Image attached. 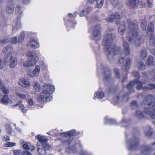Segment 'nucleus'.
<instances>
[{
	"label": "nucleus",
	"mask_w": 155,
	"mask_h": 155,
	"mask_svg": "<svg viewBox=\"0 0 155 155\" xmlns=\"http://www.w3.org/2000/svg\"><path fill=\"white\" fill-rule=\"evenodd\" d=\"M18 83L20 86L24 87H26L29 84V82L23 78L20 79Z\"/></svg>",
	"instance_id": "24"
},
{
	"label": "nucleus",
	"mask_w": 155,
	"mask_h": 155,
	"mask_svg": "<svg viewBox=\"0 0 155 155\" xmlns=\"http://www.w3.org/2000/svg\"><path fill=\"white\" fill-rule=\"evenodd\" d=\"M4 66L3 61L2 59H0V69H2Z\"/></svg>",
	"instance_id": "64"
},
{
	"label": "nucleus",
	"mask_w": 155,
	"mask_h": 155,
	"mask_svg": "<svg viewBox=\"0 0 155 155\" xmlns=\"http://www.w3.org/2000/svg\"><path fill=\"white\" fill-rule=\"evenodd\" d=\"M154 59L151 55H149L146 61V63L148 65H153L154 63Z\"/></svg>",
	"instance_id": "29"
},
{
	"label": "nucleus",
	"mask_w": 155,
	"mask_h": 155,
	"mask_svg": "<svg viewBox=\"0 0 155 155\" xmlns=\"http://www.w3.org/2000/svg\"><path fill=\"white\" fill-rule=\"evenodd\" d=\"M15 143L10 142H8L6 143V146L7 147H12L15 145Z\"/></svg>",
	"instance_id": "54"
},
{
	"label": "nucleus",
	"mask_w": 155,
	"mask_h": 155,
	"mask_svg": "<svg viewBox=\"0 0 155 155\" xmlns=\"http://www.w3.org/2000/svg\"><path fill=\"white\" fill-rule=\"evenodd\" d=\"M96 17H94L93 18H91V20L90 21V25H91L93 23H94V22L96 21Z\"/></svg>",
	"instance_id": "56"
},
{
	"label": "nucleus",
	"mask_w": 155,
	"mask_h": 155,
	"mask_svg": "<svg viewBox=\"0 0 155 155\" xmlns=\"http://www.w3.org/2000/svg\"><path fill=\"white\" fill-rule=\"evenodd\" d=\"M23 147L24 149L27 150H30L31 151H33L35 149L34 146L31 145L30 143H28L24 144Z\"/></svg>",
	"instance_id": "23"
},
{
	"label": "nucleus",
	"mask_w": 155,
	"mask_h": 155,
	"mask_svg": "<svg viewBox=\"0 0 155 155\" xmlns=\"http://www.w3.org/2000/svg\"><path fill=\"white\" fill-rule=\"evenodd\" d=\"M78 134V133H76V130H74L67 132L60 133V135L61 136H69L71 137L73 136L77 135Z\"/></svg>",
	"instance_id": "18"
},
{
	"label": "nucleus",
	"mask_w": 155,
	"mask_h": 155,
	"mask_svg": "<svg viewBox=\"0 0 155 155\" xmlns=\"http://www.w3.org/2000/svg\"><path fill=\"white\" fill-rule=\"evenodd\" d=\"M22 155H31V154L28 151L22 150Z\"/></svg>",
	"instance_id": "58"
},
{
	"label": "nucleus",
	"mask_w": 155,
	"mask_h": 155,
	"mask_svg": "<svg viewBox=\"0 0 155 155\" xmlns=\"http://www.w3.org/2000/svg\"><path fill=\"white\" fill-rule=\"evenodd\" d=\"M91 8L88 7L87 8L86 10H85V12L86 13V14L89 13V12L91 11Z\"/></svg>",
	"instance_id": "62"
},
{
	"label": "nucleus",
	"mask_w": 155,
	"mask_h": 155,
	"mask_svg": "<svg viewBox=\"0 0 155 155\" xmlns=\"http://www.w3.org/2000/svg\"><path fill=\"white\" fill-rule=\"evenodd\" d=\"M21 101H19L18 103L15 105L13 106V108L14 107H16L18 106H19V108L22 110V111L24 112L25 113L26 111V109L25 108L24 105L21 104Z\"/></svg>",
	"instance_id": "31"
},
{
	"label": "nucleus",
	"mask_w": 155,
	"mask_h": 155,
	"mask_svg": "<svg viewBox=\"0 0 155 155\" xmlns=\"http://www.w3.org/2000/svg\"><path fill=\"white\" fill-rule=\"evenodd\" d=\"M96 0H88V2L91 4H93L95 5Z\"/></svg>",
	"instance_id": "63"
},
{
	"label": "nucleus",
	"mask_w": 155,
	"mask_h": 155,
	"mask_svg": "<svg viewBox=\"0 0 155 155\" xmlns=\"http://www.w3.org/2000/svg\"><path fill=\"white\" fill-rule=\"evenodd\" d=\"M17 38L16 37H13L12 39V44H16L18 43Z\"/></svg>",
	"instance_id": "51"
},
{
	"label": "nucleus",
	"mask_w": 155,
	"mask_h": 155,
	"mask_svg": "<svg viewBox=\"0 0 155 155\" xmlns=\"http://www.w3.org/2000/svg\"><path fill=\"white\" fill-rule=\"evenodd\" d=\"M123 39V47L124 51L125 56H122L123 54H122L119 57L118 60V62L120 64L123 63L124 61L125 56L128 55L130 53V49L128 44H127L122 37Z\"/></svg>",
	"instance_id": "9"
},
{
	"label": "nucleus",
	"mask_w": 155,
	"mask_h": 155,
	"mask_svg": "<svg viewBox=\"0 0 155 155\" xmlns=\"http://www.w3.org/2000/svg\"><path fill=\"white\" fill-rule=\"evenodd\" d=\"M152 127L150 126H147L146 128V130L145 131V133L147 136L149 137L152 134Z\"/></svg>",
	"instance_id": "27"
},
{
	"label": "nucleus",
	"mask_w": 155,
	"mask_h": 155,
	"mask_svg": "<svg viewBox=\"0 0 155 155\" xmlns=\"http://www.w3.org/2000/svg\"><path fill=\"white\" fill-rule=\"evenodd\" d=\"M125 22H122L120 23L118 29V32L120 34L123 35L125 31L126 27L125 26Z\"/></svg>",
	"instance_id": "19"
},
{
	"label": "nucleus",
	"mask_w": 155,
	"mask_h": 155,
	"mask_svg": "<svg viewBox=\"0 0 155 155\" xmlns=\"http://www.w3.org/2000/svg\"><path fill=\"white\" fill-rule=\"evenodd\" d=\"M8 96L7 95H4L2 98L1 100H0V102L5 104H8Z\"/></svg>",
	"instance_id": "34"
},
{
	"label": "nucleus",
	"mask_w": 155,
	"mask_h": 155,
	"mask_svg": "<svg viewBox=\"0 0 155 155\" xmlns=\"http://www.w3.org/2000/svg\"><path fill=\"white\" fill-rule=\"evenodd\" d=\"M40 68L39 66L37 65L35 66L33 71L34 73L35 76L37 77L38 75L40 73Z\"/></svg>",
	"instance_id": "38"
},
{
	"label": "nucleus",
	"mask_w": 155,
	"mask_h": 155,
	"mask_svg": "<svg viewBox=\"0 0 155 155\" xmlns=\"http://www.w3.org/2000/svg\"><path fill=\"white\" fill-rule=\"evenodd\" d=\"M12 49L9 46L6 47L3 50V53L9 54L5 58L4 64L6 66L9 65L11 68H14L17 64L18 61L16 54L14 53H11Z\"/></svg>",
	"instance_id": "5"
},
{
	"label": "nucleus",
	"mask_w": 155,
	"mask_h": 155,
	"mask_svg": "<svg viewBox=\"0 0 155 155\" xmlns=\"http://www.w3.org/2000/svg\"><path fill=\"white\" fill-rule=\"evenodd\" d=\"M115 37L114 34H107L104 36L102 42L107 57L110 60L113 59V56L118 54L120 50V48L114 44H111Z\"/></svg>",
	"instance_id": "1"
},
{
	"label": "nucleus",
	"mask_w": 155,
	"mask_h": 155,
	"mask_svg": "<svg viewBox=\"0 0 155 155\" xmlns=\"http://www.w3.org/2000/svg\"><path fill=\"white\" fill-rule=\"evenodd\" d=\"M114 71L115 73V78H119L120 77L119 69L117 68H115L114 69Z\"/></svg>",
	"instance_id": "48"
},
{
	"label": "nucleus",
	"mask_w": 155,
	"mask_h": 155,
	"mask_svg": "<svg viewBox=\"0 0 155 155\" xmlns=\"http://www.w3.org/2000/svg\"><path fill=\"white\" fill-rule=\"evenodd\" d=\"M43 91L41 92L38 98V101L42 102L50 101L52 97L50 94H52L54 91V86L45 84L43 85Z\"/></svg>",
	"instance_id": "4"
},
{
	"label": "nucleus",
	"mask_w": 155,
	"mask_h": 155,
	"mask_svg": "<svg viewBox=\"0 0 155 155\" xmlns=\"http://www.w3.org/2000/svg\"><path fill=\"white\" fill-rule=\"evenodd\" d=\"M111 4L114 6H115L118 4V0H110Z\"/></svg>",
	"instance_id": "53"
},
{
	"label": "nucleus",
	"mask_w": 155,
	"mask_h": 155,
	"mask_svg": "<svg viewBox=\"0 0 155 155\" xmlns=\"http://www.w3.org/2000/svg\"><path fill=\"white\" fill-rule=\"evenodd\" d=\"M127 21L129 31L126 34L127 39L130 44H134L136 47L139 46L141 43V37L138 36V26L130 19H127Z\"/></svg>",
	"instance_id": "2"
},
{
	"label": "nucleus",
	"mask_w": 155,
	"mask_h": 155,
	"mask_svg": "<svg viewBox=\"0 0 155 155\" xmlns=\"http://www.w3.org/2000/svg\"><path fill=\"white\" fill-rule=\"evenodd\" d=\"M154 28V24L152 22H150L148 25L147 30V34L148 35L152 33L153 34V31Z\"/></svg>",
	"instance_id": "25"
},
{
	"label": "nucleus",
	"mask_w": 155,
	"mask_h": 155,
	"mask_svg": "<svg viewBox=\"0 0 155 155\" xmlns=\"http://www.w3.org/2000/svg\"><path fill=\"white\" fill-rule=\"evenodd\" d=\"M147 55V52L145 48H144L140 50L139 57L141 59L145 60Z\"/></svg>",
	"instance_id": "21"
},
{
	"label": "nucleus",
	"mask_w": 155,
	"mask_h": 155,
	"mask_svg": "<svg viewBox=\"0 0 155 155\" xmlns=\"http://www.w3.org/2000/svg\"><path fill=\"white\" fill-rule=\"evenodd\" d=\"M76 17V15L75 14L72 15L70 13H69L66 16V18H64V20L66 19V20L69 21L70 25H71V24H73L74 25L72 26V27L74 28L75 25H76L77 23L74 20H73L72 21L70 20H72L73 18H75Z\"/></svg>",
	"instance_id": "14"
},
{
	"label": "nucleus",
	"mask_w": 155,
	"mask_h": 155,
	"mask_svg": "<svg viewBox=\"0 0 155 155\" xmlns=\"http://www.w3.org/2000/svg\"><path fill=\"white\" fill-rule=\"evenodd\" d=\"M27 46L30 47L34 49L38 48L39 44L36 38H31L29 41L27 43Z\"/></svg>",
	"instance_id": "13"
},
{
	"label": "nucleus",
	"mask_w": 155,
	"mask_h": 155,
	"mask_svg": "<svg viewBox=\"0 0 155 155\" xmlns=\"http://www.w3.org/2000/svg\"><path fill=\"white\" fill-rule=\"evenodd\" d=\"M10 41V39L6 38L0 41V44L2 45H4L5 44Z\"/></svg>",
	"instance_id": "46"
},
{
	"label": "nucleus",
	"mask_w": 155,
	"mask_h": 155,
	"mask_svg": "<svg viewBox=\"0 0 155 155\" xmlns=\"http://www.w3.org/2000/svg\"><path fill=\"white\" fill-rule=\"evenodd\" d=\"M130 107L132 109H136L138 107L136 101H134L130 103Z\"/></svg>",
	"instance_id": "47"
},
{
	"label": "nucleus",
	"mask_w": 155,
	"mask_h": 155,
	"mask_svg": "<svg viewBox=\"0 0 155 155\" xmlns=\"http://www.w3.org/2000/svg\"><path fill=\"white\" fill-rule=\"evenodd\" d=\"M15 94L18 98L22 100L25 99L26 97V95L25 94L21 93L18 91H15Z\"/></svg>",
	"instance_id": "33"
},
{
	"label": "nucleus",
	"mask_w": 155,
	"mask_h": 155,
	"mask_svg": "<svg viewBox=\"0 0 155 155\" xmlns=\"http://www.w3.org/2000/svg\"><path fill=\"white\" fill-rule=\"evenodd\" d=\"M71 141L70 140H63L62 143L65 145H68L71 143Z\"/></svg>",
	"instance_id": "52"
},
{
	"label": "nucleus",
	"mask_w": 155,
	"mask_h": 155,
	"mask_svg": "<svg viewBox=\"0 0 155 155\" xmlns=\"http://www.w3.org/2000/svg\"><path fill=\"white\" fill-rule=\"evenodd\" d=\"M137 66L138 69L140 70H144L146 68L144 64L141 61L137 63Z\"/></svg>",
	"instance_id": "26"
},
{
	"label": "nucleus",
	"mask_w": 155,
	"mask_h": 155,
	"mask_svg": "<svg viewBox=\"0 0 155 155\" xmlns=\"http://www.w3.org/2000/svg\"><path fill=\"white\" fill-rule=\"evenodd\" d=\"M143 84H144V83L142 84V86H143ZM142 89L144 91H147L150 90V88L149 87H147L146 86H145L144 87H143V86H142V88L140 89Z\"/></svg>",
	"instance_id": "57"
},
{
	"label": "nucleus",
	"mask_w": 155,
	"mask_h": 155,
	"mask_svg": "<svg viewBox=\"0 0 155 155\" xmlns=\"http://www.w3.org/2000/svg\"><path fill=\"white\" fill-rule=\"evenodd\" d=\"M127 4L129 6L136 7L138 5L139 0H127Z\"/></svg>",
	"instance_id": "16"
},
{
	"label": "nucleus",
	"mask_w": 155,
	"mask_h": 155,
	"mask_svg": "<svg viewBox=\"0 0 155 155\" xmlns=\"http://www.w3.org/2000/svg\"><path fill=\"white\" fill-rule=\"evenodd\" d=\"M66 151L68 153H71L74 152L76 151V149L74 146L69 147L67 148Z\"/></svg>",
	"instance_id": "44"
},
{
	"label": "nucleus",
	"mask_w": 155,
	"mask_h": 155,
	"mask_svg": "<svg viewBox=\"0 0 155 155\" xmlns=\"http://www.w3.org/2000/svg\"><path fill=\"white\" fill-rule=\"evenodd\" d=\"M111 78L110 70L107 68H105L104 73V80L105 81L109 82Z\"/></svg>",
	"instance_id": "17"
},
{
	"label": "nucleus",
	"mask_w": 155,
	"mask_h": 155,
	"mask_svg": "<svg viewBox=\"0 0 155 155\" xmlns=\"http://www.w3.org/2000/svg\"><path fill=\"white\" fill-rule=\"evenodd\" d=\"M20 9H21V7L19 5H17L16 6V7L15 9L16 11L17 12H18L20 14H21V15H22V12H20Z\"/></svg>",
	"instance_id": "55"
},
{
	"label": "nucleus",
	"mask_w": 155,
	"mask_h": 155,
	"mask_svg": "<svg viewBox=\"0 0 155 155\" xmlns=\"http://www.w3.org/2000/svg\"><path fill=\"white\" fill-rule=\"evenodd\" d=\"M5 131L8 134H11L12 132V129L11 125L9 124H6L5 126Z\"/></svg>",
	"instance_id": "40"
},
{
	"label": "nucleus",
	"mask_w": 155,
	"mask_h": 155,
	"mask_svg": "<svg viewBox=\"0 0 155 155\" xmlns=\"http://www.w3.org/2000/svg\"><path fill=\"white\" fill-rule=\"evenodd\" d=\"M104 97V94L102 92H97L95 94V97L97 98H102Z\"/></svg>",
	"instance_id": "41"
},
{
	"label": "nucleus",
	"mask_w": 155,
	"mask_h": 155,
	"mask_svg": "<svg viewBox=\"0 0 155 155\" xmlns=\"http://www.w3.org/2000/svg\"><path fill=\"white\" fill-rule=\"evenodd\" d=\"M127 143L128 148L130 150H136L139 147V139L137 138H134Z\"/></svg>",
	"instance_id": "11"
},
{
	"label": "nucleus",
	"mask_w": 155,
	"mask_h": 155,
	"mask_svg": "<svg viewBox=\"0 0 155 155\" xmlns=\"http://www.w3.org/2000/svg\"><path fill=\"white\" fill-rule=\"evenodd\" d=\"M104 0H96L94 7L101 8L103 5Z\"/></svg>",
	"instance_id": "30"
},
{
	"label": "nucleus",
	"mask_w": 155,
	"mask_h": 155,
	"mask_svg": "<svg viewBox=\"0 0 155 155\" xmlns=\"http://www.w3.org/2000/svg\"><path fill=\"white\" fill-rule=\"evenodd\" d=\"M28 74L31 77L35 76L34 73L33 71V72L31 71H29L28 73Z\"/></svg>",
	"instance_id": "61"
},
{
	"label": "nucleus",
	"mask_w": 155,
	"mask_h": 155,
	"mask_svg": "<svg viewBox=\"0 0 155 155\" xmlns=\"http://www.w3.org/2000/svg\"><path fill=\"white\" fill-rule=\"evenodd\" d=\"M28 103L29 104L28 107L30 109H33L34 108L33 107H31L34 106V104L32 100L31 99H29L28 100Z\"/></svg>",
	"instance_id": "49"
},
{
	"label": "nucleus",
	"mask_w": 155,
	"mask_h": 155,
	"mask_svg": "<svg viewBox=\"0 0 155 155\" xmlns=\"http://www.w3.org/2000/svg\"><path fill=\"white\" fill-rule=\"evenodd\" d=\"M14 154L15 155H22V150H15L13 151Z\"/></svg>",
	"instance_id": "50"
},
{
	"label": "nucleus",
	"mask_w": 155,
	"mask_h": 155,
	"mask_svg": "<svg viewBox=\"0 0 155 155\" xmlns=\"http://www.w3.org/2000/svg\"><path fill=\"white\" fill-rule=\"evenodd\" d=\"M147 22L145 19L142 20L141 23V27L143 30H145L146 28Z\"/></svg>",
	"instance_id": "42"
},
{
	"label": "nucleus",
	"mask_w": 155,
	"mask_h": 155,
	"mask_svg": "<svg viewBox=\"0 0 155 155\" xmlns=\"http://www.w3.org/2000/svg\"><path fill=\"white\" fill-rule=\"evenodd\" d=\"M1 89L2 92L5 94H8L9 93V89L5 86L2 85L1 87Z\"/></svg>",
	"instance_id": "45"
},
{
	"label": "nucleus",
	"mask_w": 155,
	"mask_h": 155,
	"mask_svg": "<svg viewBox=\"0 0 155 155\" xmlns=\"http://www.w3.org/2000/svg\"><path fill=\"white\" fill-rule=\"evenodd\" d=\"M147 4L148 6L150 7H152L153 5L152 3L150 1V0H147Z\"/></svg>",
	"instance_id": "60"
},
{
	"label": "nucleus",
	"mask_w": 155,
	"mask_h": 155,
	"mask_svg": "<svg viewBox=\"0 0 155 155\" xmlns=\"http://www.w3.org/2000/svg\"><path fill=\"white\" fill-rule=\"evenodd\" d=\"M149 86H150V90L152 89H155V84H150L149 85Z\"/></svg>",
	"instance_id": "59"
},
{
	"label": "nucleus",
	"mask_w": 155,
	"mask_h": 155,
	"mask_svg": "<svg viewBox=\"0 0 155 155\" xmlns=\"http://www.w3.org/2000/svg\"><path fill=\"white\" fill-rule=\"evenodd\" d=\"M127 95H124L123 97H119L117 96L114 98V101L116 103H119L123 101L124 100L127 101Z\"/></svg>",
	"instance_id": "20"
},
{
	"label": "nucleus",
	"mask_w": 155,
	"mask_h": 155,
	"mask_svg": "<svg viewBox=\"0 0 155 155\" xmlns=\"http://www.w3.org/2000/svg\"><path fill=\"white\" fill-rule=\"evenodd\" d=\"M38 140L37 143V149L40 155H45L46 151L51 148L50 146L47 143V139L46 137L41 135H38L36 137Z\"/></svg>",
	"instance_id": "6"
},
{
	"label": "nucleus",
	"mask_w": 155,
	"mask_h": 155,
	"mask_svg": "<svg viewBox=\"0 0 155 155\" xmlns=\"http://www.w3.org/2000/svg\"><path fill=\"white\" fill-rule=\"evenodd\" d=\"M15 5L12 4L9 5L6 8V11L9 13H12L14 10V7Z\"/></svg>",
	"instance_id": "37"
},
{
	"label": "nucleus",
	"mask_w": 155,
	"mask_h": 155,
	"mask_svg": "<svg viewBox=\"0 0 155 155\" xmlns=\"http://www.w3.org/2000/svg\"><path fill=\"white\" fill-rule=\"evenodd\" d=\"M142 78L144 80V81L142 82H140L138 80H135L133 81H131L127 85V88L129 90L130 89L133 88L135 85L137 84V86L136 88V89L138 90H140L142 87V84L147 83L148 81V78L146 73H143L142 74Z\"/></svg>",
	"instance_id": "7"
},
{
	"label": "nucleus",
	"mask_w": 155,
	"mask_h": 155,
	"mask_svg": "<svg viewBox=\"0 0 155 155\" xmlns=\"http://www.w3.org/2000/svg\"><path fill=\"white\" fill-rule=\"evenodd\" d=\"M131 64V60L130 58L129 57H127L126 59L125 64L122 67V70L124 71H127L130 69Z\"/></svg>",
	"instance_id": "15"
},
{
	"label": "nucleus",
	"mask_w": 155,
	"mask_h": 155,
	"mask_svg": "<svg viewBox=\"0 0 155 155\" xmlns=\"http://www.w3.org/2000/svg\"><path fill=\"white\" fill-rule=\"evenodd\" d=\"M34 89L36 91L38 92L40 91V88L39 84L36 81H34L33 83Z\"/></svg>",
	"instance_id": "36"
},
{
	"label": "nucleus",
	"mask_w": 155,
	"mask_h": 155,
	"mask_svg": "<svg viewBox=\"0 0 155 155\" xmlns=\"http://www.w3.org/2000/svg\"><path fill=\"white\" fill-rule=\"evenodd\" d=\"M91 29L93 31V39L95 40H100L101 38L100 26L98 25H95Z\"/></svg>",
	"instance_id": "10"
},
{
	"label": "nucleus",
	"mask_w": 155,
	"mask_h": 155,
	"mask_svg": "<svg viewBox=\"0 0 155 155\" xmlns=\"http://www.w3.org/2000/svg\"><path fill=\"white\" fill-rule=\"evenodd\" d=\"M124 15L122 14H120L119 12H116L114 14H111L110 15V17L107 18L106 20L109 22H114V20L122 18Z\"/></svg>",
	"instance_id": "12"
},
{
	"label": "nucleus",
	"mask_w": 155,
	"mask_h": 155,
	"mask_svg": "<svg viewBox=\"0 0 155 155\" xmlns=\"http://www.w3.org/2000/svg\"><path fill=\"white\" fill-rule=\"evenodd\" d=\"M143 73H142V74ZM133 75L134 77L136 78L137 79L136 80H138L140 82H142L144 81V80L143 79V78H142V75L140 79V74L139 73L138 71H134L133 72Z\"/></svg>",
	"instance_id": "32"
},
{
	"label": "nucleus",
	"mask_w": 155,
	"mask_h": 155,
	"mask_svg": "<svg viewBox=\"0 0 155 155\" xmlns=\"http://www.w3.org/2000/svg\"><path fill=\"white\" fill-rule=\"evenodd\" d=\"M105 124H116V122L115 120L109 119L107 117L105 118Z\"/></svg>",
	"instance_id": "35"
},
{
	"label": "nucleus",
	"mask_w": 155,
	"mask_h": 155,
	"mask_svg": "<svg viewBox=\"0 0 155 155\" xmlns=\"http://www.w3.org/2000/svg\"><path fill=\"white\" fill-rule=\"evenodd\" d=\"M148 36H150V39H149V44L150 45L152 46L153 47H155V36L154 34H152V33L151 34L148 35Z\"/></svg>",
	"instance_id": "22"
},
{
	"label": "nucleus",
	"mask_w": 155,
	"mask_h": 155,
	"mask_svg": "<svg viewBox=\"0 0 155 155\" xmlns=\"http://www.w3.org/2000/svg\"><path fill=\"white\" fill-rule=\"evenodd\" d=\"M21 28V23L20 20H18L16 22V26L13 29V31L15 32L16 30H17L18 29H20Z\"/></svg>",
	"instance_id": "39"
},
{
	"label": "nucleus",
	"mask_w": 155,
	"mask_h": 155,
	"mask_svg": "<svg viewBox=\"0 0 155 155\" xmlns=\"http://www.w3.org/2000/svg\"><path fill=\"white\" fill-rule=\"evenodd\" d=\"M25 38V34L24 32H22L20 36L18 38V43H20L22 42Z\"/></svg>",
	"instance_id": "43"
},
{
	"label": "nucleus",
	"mask_w": 155,
	"mask_h": 155,
	"mask_svg": "<svg viewBox=\"0 0 155 155\" xmlns=\"http://www.w3.org/2000/svg\"><path fill=\"white\" fill-rule=\"evenodd\" d=\"M136 116L139 119H141L145 116L144 113L140 110H138L136 111L135 113Z\"/></svg>",
	"instance_id": "28"
},
{
	"label": "nucleus",
	"mask_w": 155,
	"mask_h": 155,
	"mask_svg": "<svg viewBox=\"0 0 155 155\" xmlns=\"http://www.w3.org/2000/svg\"><path fill=\"white\" fill-rule=\"evenodd\" d=\"M26 55L29 58V59L24 62V66L25 67H29L35 65L36 62L38 60L36 54L31 51H29L27 53Z\"/></svg>",
	"instance_id": "8"
},
{
	"label": "nucleus",
	"mask_w": 155,
	"mask_h": 155,
	"mask_svg": "<svg viewBox=\"0 0 155 155\" xmlns=\"http://www.w3.org/2000/svg\"><path fill=\"white\" fill-rule=\"evenodd\" d=\"M143 104L146 105L145 113L152 118L155 119V97L152 95L146 97Z\"/></svg>",
	"instance_id": "3"
}]
</instances>
